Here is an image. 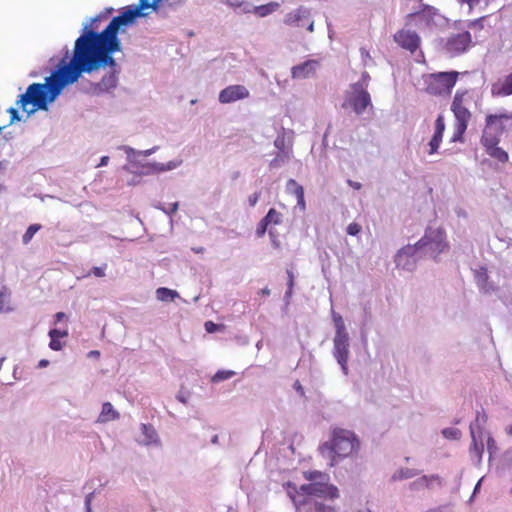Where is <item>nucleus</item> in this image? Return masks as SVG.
I'll return each mask as SVG.
<instances>
[{
    "instance_id": "6ab92c4d",
    "label": "nucleus",
    "mask_w": 512,
    "mask_h": 512,
    "mask_svg": "<svg viewBox=\"0 0 512 512\" xmlns=\"http://www.w3.org/2000/svg\"><path fill=\"white\" fill-rule=\"evenodd\" d=\"M499 132L496 131L495 128L488 125L486 123L485 129L483 130V134L481 137V143L486 148H492V146L498 145L500 139H499Z\"/></svg>"
},
{
    "instance_id": "9d476101",
    "label": "nucleus",
    "mask_w": 512,
    "mask_h": 512,
    "mask_svg": "<svg viewBox=\"0 0 512 512\" xmlns=\"http://www.w3.org/2000/svg\"><path fill=\"white\" fill-rule=\"evenodd\" d=\"M442 41L444 42L443 49L445 52L451 56H455L464 53L468 49L471 43V35L467 31L451 34Z\"/></svg>"
},
{
    "instance_id": "aec40b11",
    "label": "nucleus",
    "mask_w": 512,
    "mask_h": 512,
    "mask_svg": "<svg viewBox=\"0 0 512 512\" xmlns=\"http://www.w3.org/2000/svg\"><path fill=\"white\" fill-rule=\"evenodd\" d=\"M286 190L289 194L295 196L297 200V205L304 209L305 201L303 187L300 184H298L294 179H290L286 184Z\"/></svg>"
},
{
    "instance_id": "c03bdc74",
    "label": "nucleus",
    "mask_w": 512,
    "mask_h": 512,
    "mask_svg": "<svg viewBox=\"0 0 512 512\" xmlns=\"http://www.w3.org/2000/svg\"><path fill=\"white\" fill-rule=\"evenodd\" d=\"M287 275H288V286H289V289L286 292V295L290 296L291 293H292L293 285H294V275H293V272L291 270L287 271Z\"/></svg>"
},
{
    "instance_id": "bb28decb",
    "label": "nucleus",
    "mask_w": 512,
    "mask_h": 512,
    "mask_svg": "<svg viewBox=\"0 0 512 512\" xmlns=\"http://www.w3.org/2000/svg\"><path fill=\"white\" fill-rule=\"evenodd\" d=\"M156 296L160 301H174L179 296V294L176 290L160 287L156 290Z\"/></svg>"
},
{
    "instance_id": "5701e85b",
    "label": "nucleus",
    "mask_w": 512,
    "mask_h": 512,
    "mask_svg": "<svg viewBox=\"0 0 512 512\" xmlns=\"http://www.w3.org/2000/svg\"><path fill=\"white\" fill-rule=\"evenodd\" d=\"M488 279L489 275L485 267H480L478 270L475 271V281L477 283V286L485 292H488L492 289V287L488 283Z\"/></svg>"
},
{
    "instance_id": "cd10ccee",
    "label": "nucleus",
    "mask_w": 512,
    "mask_h": 512,
    "mask_svg": "<svg viewBox=\"0 0 512 512\" xmlns=\"http://www.w3.org/2000/svg\"><path fill=\"white\" fill-rule=\"evenodd\" d=\"M485 150L490 157L498 160L499 162L505 163L508 161L507 152L498 147V145L492 146V148H486Z\"/></svg>"
},
{
    "instance_id": "680f3d73",
    "label": "nucleus",
    "mask_w": 512,
    "mask_h": 512,
    "mask_svg": "<svg viewBox=\"0 0 512 512\" xmlns=\"http://www.w3.org/2000/svg\"><path fill=\"white\" fill-rule=\"evenodd\" d=\"M193 251L197 254L203 253L205 251L204 247L193 248Z\"/></svg>"
},
{
    "instance_id": "e2e57ef3",
    "label": "nucleus",
    "mask_w": 512,
    "mask_h": 512,
    "mask_svg": "<svg viewBox=\"0 0 512 512\" xmlns=\"http://www.w3.org/2000/svg\"><path fill=\"white\" fill-rule=\"evenodd\" d=\"M261 294L262 295H269L270 294V290L268 288H264L261 290Z\"/></svg>"
},
{
    "instance_id": "b1692460",
    "label": "nucleus",
    "mask_w": 512,
    "mask_h": 512,
    "mask_svg": "<svg viewBox=\"0 0 512 512\" xmlns=\"http://www.w3.org/2000/svg\"><path fill=\"white\" fill-rule=\"evenodd\" d=\"M492 93L501 96L512 94V73L509 74L500 85H493Z\"/></svg>"
},
{
    "instance_id": "c85d7f7f",
    "label": "nucleus",
    "mask_w": 512,
    "mask_h": 512,
    "mask_svg": "<svg viewBox=\"0 0 512 512\" xmlns=\"http://www.w3.org/2000/svg\"><path fill=\"white\" fill-rule=\"evenodd\" d=\"M279 8V4L277 2H270L265 5H260L255 7V14H257L260 17H265L272 12L276 11Z\"/></svg>"
},
{
    "instance_id": "6e6d98bb",
    "label": "nucleus",
    "mask_w": 512,
    "mask_h": 512,
    "mask_svg": "<svg viewBox=\"0 0 512 512\" xmlns=\"http://www.w3.org/2000/svg\"><path fill=\"white\" fill-rule=\"evenodd\" d=\"M455 212H456V214H457V216H458V217H463V218H466V217H467V213H466V211H465L464 209H462V208H457V209L455 210Z\"/></svg>"
},
{
    "instance_id": "49530a36",
    "label": "nucleus",
    "mask_w": 512,
    "mask_h": 512,
    "mask_svg": "<svg viewBox=\"0 0 512 512\" xmlns=\"http://www.w3.org/2000/svg\"><path fill=\"white\" fill-rule=\"evenodd\" d=\"M259 198H260V192H255L252 195H250L248 198V203H249L250 207H254L257 204Z\"/></svg>"
},
{
    "instance_id": "a878e982",
    "label": "nucleus",
    "mask_w": 512,
    "mask_h": 512,
    "mask_svg": "<svg viewBox=\"0 0 512 512\" xmlns=\"http://www.w3.org/2000/svg\"><path fill=\"white\" fill-rule=\"evenodd\" d=\"M420 474V471L417 469L410 468H401L397 470L391 477L392 481H401L405 479L413 478Z\"/></svg>"
},
{
    "instance_id": "4be33fe9",
    "label": "nucleus",
    "mask_w": 512,
    "mask_h": 512,
    "mask_svg": "<svg viewBox=\"0 0 512 512\" xmlns=\"http://www.w3.org/2000/svg\"><path fill=\"white\" fill-rule=\"evenodd\" d=\"M487 415L486 413L482 410V411H478L477 414H476V419L473 423L470 424V430L472 429V427H475V431L477 432V435L479 437V439L482 441V439H484L485 437V431H484V425L486 424L487 422Z\"/></svg>"
},
{
    "instance_id": "864d4df0",
    "label": "nucleus",
    "mask_w": 512,
    "mask_h": 512,
    "mask_svg": "<svg viewBox=\"0 0 512 512\" xmlns=\"http://www.w3.org/2000/svg\"><path fill=\"white\" fill-rule=\"evenodd\" d=\"M294 388L301 396L304 395L303 387L298 380L294 383Z\"/></svg>"
},
{
    "instance_id": "5fc2aeb1",
    "label": "nucleus",
    "mask_w": 512,
    "mask_h": 512,
    "mask_svg": "<svg viewBox=\"0 0 512 512\" xmlns=\"http://www.w3.org/2000/svg\"><path fill=\"white\" fill-rule=\"evenodd\" d=\"M65 318H66V314L64 312H57L55 314V322H60Z\"/></svg>"
},
{
    "instance_id": "a211bd4d",
    "label": "nucleus",
    "mask_w": 512,
    "mask_h": 512,
    "mask_svg": "<svg viewBox=\"0 0 512 512\" xmlns=\"http://www.w3.org/2000/svg\"><path fill=\"white\" fill-rule=\"evenodd\" d=\"M328 480L329 476L322 473V503L328 500L333 501L340 497L339 489L335 485L325 482Z\"/></svg>"
},
{
    "instance_id": "dca6fc26",
    "label": "nucleus",
    "mask_w": 512,
    "mask_h": 512,
    "mask_svg": "<svg viewBox=\"0 0 512 512\" xmlns=\"http://www.w3.org/2000/svg\"><path fill=\"white\" fill-rule=\"evenodd\" d=\"M318 62L315 60L306 61L292 68V77L295 79H305L316 73Z\"/></svg>"
},
{
    "instance_id": "7ed1b4c3",
    "label": "nucleus",
    "mask_w": 512,
    "mask_h": 512,
    "mask_svg": "<svg viewBox=\"0 0 512 512\" xmlns=\"http://www.w3.org/2000/svg\"><path fill=\"white\" fill-rule=\"evenodd\" d=\"M332 320L335 327V336L333 339V356L337 363L340 365L344 375L349 374L348 360L350 356V341L349 335L346 331L345 323L342 316L336 313L333 309Z\"/></svg>"
},
{
    "instance_id": "ddd939ff",
    "label": "nucleus",
    "mask_w": 512,
    "mask_h": 512,
    "mask_svg": "<svg viewBox=\"0 0 512 512\" xmlns=\"http://www.w3.org/2000/svg\"><path fill=\"white\" fill-rule=\"evenodd\" d=\"M285 23L288 25L306 27L307 30L313 31V22L310 21V14L303 8L288 13L285 17Z\"/></svg>"
},
{
    "instance_id": "2f4dec72",
    "label": "nucleus",
    "mask_w": 512,
    "mask_h": 512,
    "mask_svg": "<svg viewBox=\"0 0 512 512\" xmlns=\"http://www.w3.org/2000/svg\"><path fill=\"white\" fill-rule=\"evenodd\" d=\"M40 229H41L40 224L30 225L22 237L23 243L28 244L31 241V239L33 238V236L35 235V233L38 232Z\"/></svg>"
},
{
    "instance_id": "58836bf2",
    "label": "nucleus",
    "mask_w": 512,
    "mask_h": 512,
    "mask_svg": "<svg viewBox=\"0 0 512 512\" xmlns=\"http://www.w3.org/2000/svg\"><path fill=\"white\" fill-rule=\"evenodd\" d=\"M204 327L208 333H214V332L224 328L223 325L216 324L213 321H206L204 324Z\"/></svg>"
},
{
    "instance_id": "a19ab883",
    "label": "nucleus",
    "mask_w": 512,
    "mask_h": 512,
    "mask_svg": "<svg viewBox=\"0 0 512 512\" xmlns=\"http://www.w3.org/2000/svg\"><path fill=\"white\" fill-rule=\"evenodd\" d=\"M361 229L362 228L358 223L353 222L348 225L346 231L349 235L356 236L360 233Z\"/></svg>"
},
{
    "instance_id": "2eb2a0df",
    "label": "nucleus",
    "mask_w": 512,
    "mask_h": 512,
    "mask_svg": "<svg viewBox=\"0 0 512 512\" xmlns=\"http://www.w3.org/2000/svg\"><path fill=\"white\" fill-rule=\"evenodd\" d=\"M445 131V122L443 115H438L435 121L434 134L429 142V154H434L438 151L440 143L442 142L443 133Z\"/></svg>"
},
{
    "instance_id": "de8ad7c7",
    "label": "nucleus",
    "mask_w": 512,
    "mask_h": 512,
    "mask_svg": "<svg viewBox=\"0 0 512 512\" xmlns=\"http://www.w3.org/2000/svg\"><path fill=\"white\" fill-rule=\"evenodd\" d=\"M484 19H485V17L483 16V17H480L478 19H475V20L471 21L469 23V27L470 28H476L477 27V28H480V29L483 28V21H484Z\"/></svg>"
},
{
    "instance_id": "3c124183",
    "label": "nucleus",
    "mask_w": 512,
    "mask_h": 512,
    "mask_svg": "<svg viewBox=\"0 0 512 512\" xmlns=\"http://www.w3.org/2000/svg\"><path fill=\"white\" fill-rule=\"evenodd\" d=\"M369 80H370L369 74L367 72H363L362 75H361V79L358 82H362L363 83V88L366 89V87L368 86Z\"/></svg>"
},
{
    "instance_id": "e433bc0d",
    "label": "nucleus",
    "mask_w": 512,
    "mask_h": 512,
    "mask_svg": "<svg viewBox=\"0 0 512 512\" xmlns=\"http://www.w3.org/2000/svg\"><path fill=\"white\" fill-rule=\"evenodd\" d=\"M9 292H8V289L7 287H2L1 291H0V313L2 311H10L11 308L10 307H7V308H4V304H5V301L7 298H9Z\"/></svg>"
},
{
    "instance_id": "473e14b6",
    "label": "nucleus",
    "mask_w": 512,
    "mask_h": 512,
    "mask_svg": "<svg viewBox=\"0 0 512 512\" xmlns=\"http://www.w3.org/2000/svg\"><path fill=\"white\" fill-rule=\"evenodd\" d=\"M281 213H279L278 211H276L274 208H271L268 213L266 214V216L264 217V219L271 225V224H274V225H277V224H280L281 223Z\"/></svg>"
},
{
    "instance_id": "393cba45",
    "label": "nucleus",
    "mask_w": 512,
    "mask_h": 512,
    "mask_svg": "<svg viewBox=\"0 0 512 512\" xmlns=\"http://www.w3.org/2000/svg\"><path fill=\"white\" fill-rule=\"evenodd\" d=\"M117 74L116 71L113 70L108 75L104 76L102 80L98 83V88L100 91H109L116 87L117 85Z\"/></svg>"
},
{
    "instance_id": "603ef678",
    "label": "nucleus",
    "mask_w": 512,
    "mask_h": 512,
    "mask_svg": "<svg viewBox=\"0 0 512 512\" xmlns=\"http://www.w3.org/2000/svg\"><path fill=\"white\" fill-rule=\"evenodd\" d=\"M461 3H467L469 5L470 10L477 5L480 0H458Z\"/></svg>"
},
{
    "instance_id": "a18cd8bd",
    "label": "nucleus",
    "mask_w": 512,
    "mask_h": 512,
    "mask_svg": "<svg viewBox=\"0 0 512 512\" xmlns=\"http://www.w3.org/2000/svg\"><path fill=\"white\" fill-rule=\"evenodd\" d=\"M464 134V132H460L459 131V125L458 124H455V131H454V134L451 138V141L452 142H456V141H462V135Z\"/></svg>"
},
{
    "instance_id": "f03ea898",
    "label": "nucleus",
    "mask_w": 512,
    "mask_h": 512,
    "mask_svg": "<svg viewBox=\"0 0 512 512\" xmlns=\"http://www.w3.org/2000/svg\"><path fill=\"white\" fill-rule=\"evenodd\" d=\"M360 448V439L353 431L335 427L322 444V454L329 459L328 465L334 467L342 460L356 456Z\"/></svg>"
},
{
    "instance_id": "69168bd1",
    "label": "nucleus",
    "mask_w": 512,
    "mask_h": 512,
    "mask_svg": "<svg viewBox=\"0 0 512 512\" xmlns=\"http://www.w3.org/2000/svg\"><path fill=\"white\" fill-rule=\"evenodd\" d=\"M349 183L351 186H353L356 189H359L361 187L360 183H352L351 181H349Z\"/></svg>"
},
{
    "instance_id": "423d86ee",
    "label": "nucleus",
    "mask_w": 512,
    "mask_h": 512,
    "mask_svg": "<svg viewBox=\"0 0 512 512\" xmlns=\"http://www.w3.org/2000/svg\"><path fill=\"white\" fill-rule=\"evenodd\" d=\"M425 258L418 241L411 245L408 244L399 249L394 256L396 268L413 272L417 268L419 260Z\"/></svg>"
},
{
    "instance_id": "79ce46f5",
    "label": "nucleus",
    "mask_w": 512,
    "mask_h": 512,
    "mask_svg": "<svg viewBox=\"0 0 512 512\" xmlns=\"http://www.w3.org/2000/svg\"><path fill=\"white\" fill-rule=\"evenodd\" d=\"M7 112L10 114V122L9 124L14 123L15 121H20V116L18 114V110L16 108L10 107Z\"/></svg>"
},
{
    "instance_id": "f3484780",
    "label": "nucleus",
    "mask_w": 512,
    "mask_h": 512,
    "mask_svg": "<svg viewBox=\"0 0 512 512\" xmlns=\"http://www.w3.org/2000/svg\"><path fill=\"white\" fill-rule=\"evenodd\" d=\"M470 435L472 438V445L469 450L470 457L476 465H479L482 461V455L484 451L483 440L481 441L479 439L477 432L475 431V427H472Z\"/></svg>"
},
{
    "instance_id": "4d7b16f0",
    "label": "nucleus",
    "mask_w": 512,
    "mask_h": 512,
    "mask_svg": "<svg viewBox=\"0 0 512 512\" xmlns=\"http://www.w3.org/2000/svg\"><path fill=\"white\" fill-rule=\"evenodd\" d=\"M177 210H178V203H173V204L171 205V208H170L168 211H166V213H168V214H173V213H175Z\"/></svg>"
},
{
    "instance_id": "1a4fd4ad",
    "label": "nucleus",
    "mask_w": 512,
    "mask_h": 512,
    "mask_svg": "<svg viewBox=\"0 0 512 512\" xmlns=\"http://www.w3.org/2000/svg\"><path fill=\"white\" fill-rule=\"evenodd\" d=\"M347 101L358 115L362 114L368 106H372L370 94L367 89L363 88L362 82H356L351 85Z\"/></svg>"
},
{
    "instance_id": "13d9d810",
    "label": "nucleus",
    "mask_w": 512,
    "mask_h": 512,
    "mask_svg": "<svg viewBox=\"0 0 512 512\" xmlns=\"http://www.w3.org/2000/svg\"><path fill=\"white\" fill-rule=\"evenodd\" d=\"M109 161V157L108 156H103L100 160V163L98 164V167L99 166H104V165H107Z\"/></svg>"
},
{
    "instance_id": "0e129e2a",
    "label": "nucleus",
    "mask_w": 512,
    "mask_h": 512,
    "mask_svg": "<svg viewBox=\"0 0 512 512\" xmlns=\"http://www.w3.org/2000/svg\"><path fill=\"white\" fill-rule=\"evenodd\" d=\"M361 55L363 57H368L369 58V53L365 49H363V48L361 49Z\"/></svg>"
},
{
    "instance_id": "39448f33",
    "label": "nucleus",
    "mask_w": 512,
    "mask_h": 512,
    "mask_svg": "<svg viewBox=\"0 0 512 512\" xmlns=\"http://www.w3.org/2000/svg\"><path fill=\"white\" fill-rule=\"evenodd\" d=\"M288 494L297 507L313 505L316 512L320 511V483L302 485L299 490L292 483H287Z\"/></svg>"
},
{
    "instance_id": "c756f323",
    "label": "nucleus",
    "mask_w": 512,
    "mask_h": 512,
    "mask_svg": "<svg viewBox=\"0 0 512 512\" xmlns=\"http://www.w3.org/2000/svg\"><path fill=\"white\" fill-rule=\"evenodd\" d=\"M427 486H428L427 475H423V476L417 478L416 480H414L413 482H411L409 484V489L411 491H420L422 489L427 488Z\"/></svg>"
},
{
    "instance_id": "72a5a7b5",
    "label": "nucleus",
    "mask_w": 512,
    "mask_h": 512,
    "mask_svg": "<svg viewBox=\"0 0 512 512\" xmlns=\"http://www.w3.org/2000/svg\"><path fill=\"white\" fill-rule=\"evenodd\" d=\"M486 444H487V451L489 453V459L493 457L498 452V447L496 444V441L494 438L490 435V433L486 432Z\"/></svg>"
},
{
    "instance_id": "ea45409f",
    "label": "nucleus",
    "mask_w": 512,
    "mask_h": 512,
    "mask_svg": "<svg viewBox=\"0 0 512 512\" xmlns=\"http://www.w3.org/2000/svg\"><path fill=\"white\" fill-rule=\"evenodd\" d=\"M68 336L67 330L51 329L49 331V337L52 339H60Z\"/></svg>"
},
{
    "instance_id": "0eeeda50",
    "label": "nucleus",
    "mask_w": 512,
    "mask_h": 512,
    "mask_svg": "<svg viewBox=\"0 0 512 512\" xmlns=\"http://www.w3.org/2000/svg\"><path fill=\"white\" fill-rule=\"evenodd\" d=\"M459 72H438L430 75V82L427 90L433 95L450 94L455 86Z\"/></svg>"
},
{
    "instance_id": "c9c22d12",
    "label": "nucleus",
    "mask_w": 512,
    "mask_h": 512,
    "mask_svg": "<svg viewBox=\"0 0 512 512\" xmlns=\"http://www.w3.org/2000/svg\"><path fill=\"white\" fill-rule=\"evenodd\" d=\"M427 479H428L427 489H434L435 487H442L443 486V480L437 474L427 475Z\"/></svg>"
},
{
    "instance_id": "412c9836",
    "label": "nucleus",
    "mask_w": 512,
    "mask_h": 512,
    "mask_svg": "<svg viewBox=\"0 0 512 512\" xmlns=\"http://www.w3.org/2000/svg\"><path fill=\"white\" fill-rule=\"evenodd\" d=\"M120 417V414L113 408L110 402H105L102 405V410L98 417L99 423H106L109 421L116 420Z\"/></svg>"
},
{
    "instance_id": "bf43d9fd",
    "label": "nucleus",
    "mask_w": 512,
    "mask_h": 512,
    "mask_svg": "<svg viewBox=\"0 0 512 512\" xmlns=\"http://www.w3.org/2000/svg\"><path fill=\"white\" fill-rule=\"evenodd\" d=\"M48 364H49L48 360L42 359V360L39 361L38 367L43 368V367L48 366Z\"/></svg>"
},
{
    "instance_id": "052dcab7",
    "label": "nucleus",
    "mask_w": 512,
    "mask_h": 512,
    "mask_svg": "<svg viewBox=\"0 0 512 512\" xmlns=\"http://www.w3.org/2000/svg\"><path fill=\"white\" fill-rule=\"evenodd\" d=\"M482 480H483V478H481V479L477 482V484L475 485V487H474V491H473V495H475V494L478 492V490L480 489V486H481Z\"/></svg>"
},
{
    "instance_id": "20e7f679",
    "label": "nucleus",
    "mask_w": 512,
    "mask_h": 512,
    "mask_svg": "<svg viewBox=\"0 0 512 512\" xmlns=\"http://www.w3.org/2000/svg\"><path fill=\"white\" fill-rule=\"evenodd\" d=\"M424 257L437 260L438 256L448 249L446 232L443 228L428 227L418 241Z\"/></svg>"
},
{
    "instance_id": "6e6552de",
    "label": "nucleus",
    "mask_w": 512,
    "mask_h": 512,
    "mask_svg": "<svg viewBox=\"0 0 512 512\" xmlns=\"http://www.w3.org/2000/svg\"><path fill=\"white\" fill-rule=\"evenodd\" d=\"M468 91H457L452 105L451 110L454 113L456 124L459 125V131L465 132L468 126V122L471 118L468 105L470 104Z\"/></svg>"
},
{
    "instance_id": "9b49d317",
    "label": "nucleus",
    "mask_w": 512,
    "mask_h": 512,
    "mask_svg": "<svg viewBox=\"0 0 512 512\" xmlns=\"http://www.w3.org/2000/svg\"><path fill=\"white\" fill-rule=\"evenodd\" d=\"M250 96L249 90L243 85H230L219 93V102L222 104L232 103L246 99Z\"/></svg>"
},
{
    "instance_id": "f704fd0d",
    "label": "nucleus",
    "mask_w": 512,
    "mask_h": 512,
    "mask_svg": "<svg viewBox=\"0 0 512 512\" xmlns=\"http://www.w3.org/2000/svg\"><path fill=\"white\" fill-rule=\"evenodd\" d=\"M235 372L231 370H220L218 371L213 377V382H220L227 379H230L232 376H234Z\"/></svg>"
},
{
    "instance_id": "338daca9",
    "label": "nucleus",
    "mask_w": 512,
    "mask_h": 512,
    "mask_svg": "<svg viewBox=\"0 0 512 512\" xmlns=\"http://www.w3.org/2000/svg\"><path fill=\"white\" fill-rule=\"evenodd\" d=\"M90 355H93V356H99V355H100V352H99V351L94 350V351H91V352H90Z\"/></svg>"
},
{
    "instance_id": "8fccbe9b",
    "label": "nucleus",
    "mask_w": 512,
    "mask_h": 512,
    "mask_svg": "<svg viewBox=\"0 0 512 512\" xmlns=\"http://www.w3.org/2000/svg\"><path fill=\"white\" fill-rule=\"evenodd\" d=\"M322 512H339V508L333 505L322 503Z\"/></svg>"
},
{
    "instance_id": "09e8293b",
    "label": "nucleus",
    "mask_w": 512,
    "mask_h": 512,
    "mask_svg": "<svg viewBox=\"0 0 512 512\" xmlns=\"http://www.w3.org/2000/svg\"><path fill=\"white\" fill-rule=\"evenodd\" d=\"M105 268H106V265L104 267H93L92 274L96 277H104L105 276Z\"/></svg>"
},
{
    "instance_id": "7c9ffc66",
    "label": "nucleus",
    "mask_w": 512,
    "mask_h": 512,
    "mask_svg": "<svg viewBox=\"0 0 512 512\" xmlns=\"http://www.w3.org/2000/svg\"><path fill=\"white\" fill-rule=\"evenodd\" d=\"M442 435L446 438V439H450V440H458L461 438V431L458 429V428H454V427H447V428H444L442 430Z\"/></svg>"
},
{
    "instance_id": "4468645a",
    "label": "nucleus",
    "mask_w": 512,
    "mask_h": 512,
    "mask_svg": "<svg viewBox=\"0 0 512 512\" xmlns=\"http://www.w3.org/2000/svg\"><path fill=\"white\" fill-rule=\"evenodd\" d=\"M486 123L495 128L500 134L512 130V113L487 115Z\"/></svg>"
},
{
    "instance_id": "37998d69",
    "label": "nucleus",
    "mask_w": 512,
    "mask_h": 512,
    "mask_svg": "<svg viewBox=\"0 0 512 512\" xmlns=\"http://www.w3.org/2000/svg\"><path fill=\"white\" fill-rule=\"evenodd\" d=\"M49 347L50 349L54 350V351H59L62 349L63 347V344L60 342L59 339H52L50 338V343H49Z\"/></svg>"
},
{
    "instance_id": "4c0bfd02",
    "label": "nucleus",
    "mask_w": 512,
    "mask_h": 512,
    "mask_svg": "<svg viewBox=\"0 0 512 512\" xmlns=\"http://www.w3.org/2000/svg\"><path fill=\"white\" fill-rule=\"evenodd\" d=\"M270 224L263 218L257 225L256 235L258 237H263L268 229Z\"/></svg>"
},
{
    "instance_id": "774afa93",
    "label": "nucleus",
    "mask_w": 512,
    "mask_h": 512,
    "mask_svg": "<svg viewBox=\"0 0 512 512\" xmlns=\"http://www.w3.org/2000/svg\"><path fill=\"white\" fill-rule=\"evenodd\" d=\"M508 433L512 435V425L508 428Z\"/></svg>"
},
{
    "instance_id": "f257e3e1",
    "label": "nucleus",
    "mask_w": 512,
    "mask_h": 512,
    "mask_svg": "<svg viewBox=\"0 0 512 512\" xmlns=\"http://www.w3.org/2000/svg\"><path fill=\"white\" fill-rule=\"evenodd\" d=\"M151 6L149 0H139L138 6L125 8L100 33L85 26L82 35L75 41L70 62L65 63L62 60L58 68L46 78L44 84L29 85L17 101L19 107L29 114L38 109H46L47 104L54 101L66 85L76 82L82 73H91L105 66L114 69L116 61L112 53L121 49L117 37L120 27L131 24L144 9Z\"/></svg>"
},
{
    "instance_id": "f8f14e48",
    "label": "nucleus",
    "mask_w": 512,
    "mask_h": 512,
    "mask_svg": "<svg viewBox=\"0 0 512 512\" xmlns=\"http://www.w3.org/2000/svg\"><path fill=\"white\" fill-rule=\"evenodd\" d=\"M394 40L402 48L410 52L416 51L420 44V38L416 32L410 30H400L394 35Z\"/></svg>"
}]
</instances>
